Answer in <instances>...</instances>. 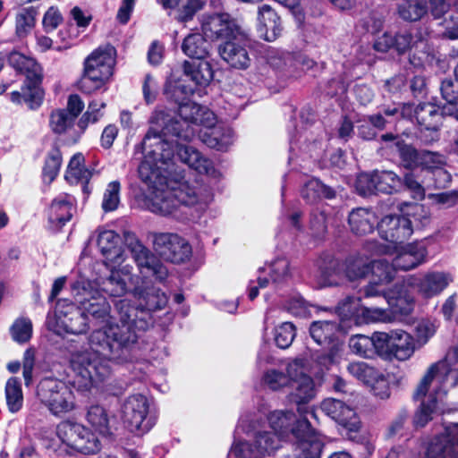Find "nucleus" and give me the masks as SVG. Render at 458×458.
<instances>
[{
  "instance_id": "f257e3e1",
  "label": "nucleus",
  "mask_w": 458,
  "mask_h": 458,
  "mask_svg": "<svg viewBox=\"0 0 458 458\" xmlns=\"http://www.w3.org/2000/svg\"><path fill=\"white\" fill-rule=\"evenodd\" d=\"M133 294L140 301L138 306L128 299L114 302L120 324L111 323L106 329L96 331L90 336L92 350L104 355V360L94 363L93 353L90 352L74 356L72 366L86 382L96 376L108 377L111 363L131 362L140 349L142 334L154 323L151 312L163 309L167 303L166 295L154 286L138 285Z\"/></svg>"
},
{
  "instance_id": "f03ea898",
  "label": "nucleus",
  "mask_w": 458,
  "mask_h": 458,
  "mask_svg": "<svg viewBox=\"0 0 458 458\" xmlns=\"http://www.w3.org/2000/svg\"><path fill=\"white\" fill-rule=\"evenodd\" d=\"M173 141L174 154L191 169L199 174H213L215 172L211 160L203 157L201 153L193 147L180 144L177 138L170 139ZM174 157L172 159L173 166L166 172L160 169L165 178L164 185L142 180L148 187L147 196L148 208L161 216H172L178 220H194L199 216L188 215L187 210L196 208L198 212L204 209L211 199L209 188L199 181L190 182L178 172L174 165Z\"/></svg>"
},
{
  "instance_id": "7ed1b4c3",
  "label": "nucleus",
  "mask_w": 458,
  "mask_h": 458,
  "mask_svg": "<svg viewBox=\"0 0 458 458\" xmlns=\"http://www.w3.org/2000/svg\"><path fill=\"white\" fill-rule=\"evenodd\" d=\"M179 102L178 114L182 120L169 118L163 109L157 108L152 113L149 123L151 127L142 140L144 158L139 166L141 180L164 185L165 182L160 169L166 172L173 166V141L168 137L190 141L198 133L197 127L216 123L215 114L208 107L194 102Z\"/></svg>"
},
{
  "instance_id": "20e7f679",
  "label": "nucleus",
  "mask_w": 458,
  "mask_h": 458,
  "mask_svg": "<svg viewBox=\"0 0 458 458\" xmlns=\"http://www.w3.org/2000/svg\"><path fill=\"white\" fill-rule=\"evenodd\" d=\"M267 420L272 431H267L259 421L250 422L245 426V420H242L238 427L242 428L247 436L253 437V443L249 441L235 442L230 451L232 455L237 458H260L270 455L280 447L281 442L290 434L294 436L301 430H307L310 421L307 418L297 419L293 412L289 411H275L271 412Z\"/></svg>"
},
{
  "instance_id": "39448f33",
  "label": "nucleus",
  "mask_w": 458,
  "mask_h": 458,
  "mask_svg": "<svg viewBox=\"0 0 458 458\" xmlns=\"http://www.w3.org/2000/svg\"><path fill=\"white\" fill-rule=\"evenodd\" d=\"M72 293L73 294L74 301L77 305L81 306L84 314L87 315L88 318L90 316L96 321L105 323L102 327L98 328L90 333L89 336V350L76 352L71 356L70 364L71 369L74 373V384H77L80 390L84 391L89 390L94 383L102 381L106 377H92L89 383L86 382L83 376L79 373L72 366V360L74 356L80 353L90 352L93 353L92 356L94 357V362L96 360H103L104 355L92 350L89 342L90 336L96 331L106 329L109 324H120V321L118 318H116L115 320V318L111 316L110 304L107 302L106 299L99 293V291L94 288L93 284L90 281L84 278H81L75 281L72 285ZM115 314L117 313L115 312ZM116 317H118V315H116Z\"/></svg>"
},
{
  "instance_id": "423d86ee",
  "label": "nucleus",
  "mask_w": 458,
  "mask_h": 458,
  "mask_svg": "<svg viewBox=\"0 0 458 458\" xmlns=\"http://www.w3.org/2000/svg\"><path fill=\"white\" fill-rule=\"evenodd\" d=\"M116 64V50L111 45L101 46L84 61L83 73L79 81L80 89L86 94L107 89Z\"/></svg>"
},
{
  "instance_id": "0eeeda50",
  "label": "nucleus",
  "mask_w": 458,
  "mask_h": 458,
  "mask_svg": "<svg viewBox=\"0 0 458 458\" xmlns=\"http://www.w3.org/2000/svg\"><path fill=\"white\" fill-rule=\"evenodd\" d=\"M37 396L55 416L67 413L75 408V397L71 387L57 378H43L38 385Z\"/></svg>"
},
{
  "instance_id": "6e6552de",
  "label": "nucleus",
  "mask_w": 458,
  "mask_h": 458,
  "mask_svg": "<svg viewBox=\"0 0 458 458\" xmlns=\"http://www.w3.org/2000/svg\"><path fill=\"white\" fill-rule=\"evenodd\" d=\"M47 327L57 335L64 333L79 335L89 328V318L80 305L66 300L57 302L54 315L47 318Z\"/></svg>"
},
{
  "instance_id": "1a4fd4ad",
  "label": "nucleus",
  "mask_w": 458,
  "mask_h": 458,
  "mask_svg": "<svg viewBox=\"0 0 458 458\" xmlns=\"http://www.w3.org/2000/svg\"><path fill=\"white\" fill-rule=\"evenodd\" d=\"M122 416L128 428L136 434L148 432L156 424V414L152 403L143 394L128 396L122 404Z\"/></svg>"
},
{
  "instance_id": "9d476101",
  "label": "nucleus",
  "mask_w": 458,
  "mask_h": 458,
  "mask_svg": "<svg viewBox=\"0 0 458 458\" xmlns=\"http://www.w3.org/2000/svg\"><path fill=\"white\" fill-rule=\"evenodd\" d=\"M213 79V70L209 62L205 59L185 61L183 63V78L174 86L172 98L175 102L188 98L197 86L205 87Z\"/></svg>"
},
{
  "instance_id": "9b49d317",
  "label": "nucleus",
  "mask_w": 458,
  "mask_h": 458,
  "mask_svg": "<svg viewBox=\"0 0 458 458\" xmlns=\"http://www.w3.org/2000/svg\"><path fill=\"white\" fill-rule=\"evenodd\" d=\"M56 435L64 444L80 453L92 454L100 450L98 437L80 423L63 421L57 426Z\"/></svg>"
},
{
  "instance_id": "f8f14e48",
  "label": "nucleus",
  "mask_w": 458,
  "mask_h": 458,
  "mask_svg": "<svg viewBox=\"0 0 458 458\" xmlns=\"http://www.w3.org/2000/svg\"><path fill=\"white\" fill-rule=\"evenodd\" d=\"M124 243L130 250L140 271L144 276H153L163 282L168 276L166 267L131 232L123 234Z\"/></svg>"
},
{
  "instance_id": "ddd939ff",
  "label": "nucleus",
  "mask_w": 458,
  "mask_h": 458,
  "mask_svg": "<svg viewBox=\"0 0 458 458\" xmlns=\"http://www.w3.org/2000/svg\"><path fill=\"white\" fill-rule=\"evenodd\" d=\"M155 251L165 260L182 264L190 260L192 249L187 240L174 233H153Z\"/></svg>"
},
{
  "instance_id": "4468645a",
  "label": "nucleus",
  "mask_w": 458,
  "mask_h": 458,
  "mask_svg": "<svg viewBox=\"0 0 458 458\" xmlns=\"http://www.w3.org/2000/svg\"><path fill=\"white\" fill-rule=\"evenodd\" d=\"M338 329L336 322L328 320L314 321L310 325V334L314 342L318 345H329L327 352L317 356L318 363L325 369L335 362L340 351V344L336 340Z\"/></svg>"
},
{
  "instance_id": "2eb2a0df",
  "label": "nucleus",
  "mask_w": 458,
  "mask_h": 458,
  "mask_svg": "<svg viewBox=\"0 0 458 458\" xmlns=\"http://www.w3.org/2000/svg\"><path fill=\"white\" fill-rule=\"evenodd\" d=\"M203 34L211 40H230L245 31L239 21L228 13L204 15L201 20Z\"/></svg>"
},
{
  "instance_id": "dca6fc26",
  "label": "nucleus",
  "mask_w": 458,
  "mask_h": 458,
  "mask_svg": "<svg viewBox=\"0 0 458 458\" xmlns=\"http://www.w3.org/2000/svg\"><path fill=\"white\" fill-rule=\"evenodd\" d=\"M7 56L9 64L18 72L25 73L30 81L32 92L29 98L31 106L38 105L43 98L44 91L40 87L42 82V69L35 59L28 57L17 51L9 53Z\"/></svg>"
},
{
  "instance_id": "f3484780",
  "label": "nucleus",
  "mask_w": 458,
  "mask_h": 458,
  "mask_svg": "<svg viewBox=\"0 0 458 458\" xmlns=\"http://www.w3.org/2000/svg\"><path fill=\"white\" fill-rule=\"evenodd\" d=\"M449 378L451 379L450 386L452 387L458 386V367L451 369L446 360H440L432 363L420 379L414 392V398L416 400L425 398L434 382L439 385L437 390L441 391V386Z\"/></svg>"
},
{
  "instance_id": "a211bd4d",
  "label": "nucleus",
  "mask_w": 458,
  "mask_h": 458,
  "mask_svg": "<svg viewBox=\"0 0 458 458\" xmlns=\"http://www.w3.org/2000/svg\"><path fill=\"white\" fill-rule=\"evenodd\" d=\"M221 58L232 68L245 70L251 63L250 39L247 31L221 44L218 47Z\"/></svg>"
},
{
  "instance_id": "6ab92c4d",
  "label": "nucleus",
  "mask_w": 458,
  "mask_h": 458,
  "mask_svg": "<svg viewBox=\"0 0 458 458\" xmlns=\"http://www.w3.org/2000/svg\"><path fill=\"white\" fill-rule=\"evenodd\" d=\"M286 372L291 377L290 384L293 391L290 399L297 404L306 403L315 396V387L312 378L304 371L303 360L296 359L287 365Z\"/></svg>"
},
{
  "instance_id": "aec40b11",
  "label": "nucleus",
  "mask_w": 458,
  "mask_h": 458,
  "mask_svg": "<svg viewBox=\"0 0 458 458\" xmlns=\"http://www.w3.org/2000/svg\"><path fill=\"white\" fill-rule=\"evenodd\" d=\"M380 237L389 242L399 244L413 233L412 221L403 215H388L377 224Z\"/></svg>"
},
{
  "instance_id": "412c9836",
  "label": "nucleus",
  "mask_w": 458,
  "mask_h": 458,
  "mask_svg": "<svg viewBox=\"0 0 458 458\" xmlns=\"http://www.w3.org/2000/svg\"><path fill=\"white\" fill-rule=\"evenodd\" d=\"M424 40L425 38L420 31L413 34L410 30H402L394 35L385 32L377 38L374 47L378 52L385 53L391 48H394L399 54H403Z\"/></svg>"
},
{
  "instance_id": "4be33fe9",
  "label": "nucleus",
  "mask_w": 458,
  "mask_h": 458,
  "mask_svg": "<svg viewBox=\"0 0 458 458\" xmlns=\"http://www.w3.org/2000/svg\"><path fill=\"white\" fill-rule=\"evenodd\" d=\"M427 458H458V424L447 426L430 442Z\"/></svg>"
},
{
  "instance_id": "5701e85b",
  "label": "nucleus",
  "mask_w": 458,
  "mask_h": 458,
  "mask_svg": "<svg viewBox=\"0 0 458 458\" xmlns=\"http://www.w3.org/2000/svg\"><path fill=\"white\" fill-rule=\"evenodd\" d=\"M322 411L343 426L349 432H357L360 428V421L352 408L347 406L344 402L327 398L321 403Z\"/></svg>"
},
{
  "instance_id": "b1692460",
  "label": "nucleus",
  "mask_w": 458,
  "mask_h": 458,
  "mask_svg": "<svg viewBox=\"0 0 458 458\" xmlns=\"http://www.w3.org/2000/svg\"><path fill=\"white\" fill-rule=\"evenodd\" d=\"M451 281V276L446 273L428 272L409 277L407 284L416 288L423 297L431 298L444 291Z\"/></svg>"
},
{
  "instance_id": "393cba45",
  "label": "nucleus",
  "mask_w": 458,
  "mask_h": 458,
  "mask_svg": "<svg viewBox=\"0 0 458 458\" xmlns=\"http://www.w3.org/2000/svg\"><path fill=\"white\" fill-rule=\"evenodd\" d=\"M121 236L113 230H101L98 232L97 245L111 266L122 264L125 259V253L123 248Z\"/></svg>"
},
{
  "instance_id": "a878e982",
  "label": "nucleus",
  "mask_w": 458,
  "mask_h": 458,
  "mask_svg": "<svg viewBox=\"0 0 458 458\" xmlns=\"http://www.w3.org/2000/svg\"><path fill=\"white\" fill-rule=\"evenodd\" d=\"M75 198L63 193L53 199L48 209V222L55 230L62 228L75 212Z\"/></svg>"
},
{
  "instance_id": "bb28decb",
  "label": "nucleus",
  "mask_w": 458,
  "mask_h": 458,
  "mask_svg": "<svg viewBox=\"0 0 458 458\" xmlns=\"http://www.w3.org/2000/svg\"><path fill=\"white\" fill-rule=\"evenodd\" d=\"M199 140L208 147L217 150H226L233 143V131L222 125H204L199 129Z\"/></svg>"
},
{
  "instance_id": "cd10ccee",
  "label": "nucleus",
  "mask_w": 458,
  "mask_h": 458,
  "mask_svg": "<svg viewBox=\"0 0 458 458\" xmlns=\"http://www.w3.org/2000/svg\"><path fill=\"white\" fill-rule=\"evenodd\" d=\"M415 119L427 131H432L433 136L430 140L426 139L425 143L438 140V129L442 123L443 113L437 106L429 103L419 105L415 110Z\"/></svg>"
},
{
  "instance_id": "c85d7f7f",
  "label": "nucleus",
  "mask_w": 458,
  "mask_h": 458,
  "mask_svg": "<svg viewBox=\"0 0 458 458\" xmlns=\"http://www.w3.org/2000/svg\"><path fill=\"white\" fill-rule=\"evenodd\" d=\"M259 32L267 41L276 40L282 32L280 18L268 4H262L258 10Z\"/></svg>"
},
{
  "instance_id": "c756f323",
  "label": "nucleus",
  "mask_w": 458,
  "mask_h": 458,
  "mask_svg": "<svg viewBox=\"0 0 458 458\" xmlns=\"http://www.w3.org/2000/svg\"><path fill=\"white\" fill-rule=\"evenodd\" d=\"M296 439L294 455L296 458H319L323 443L313 433L310 425L307 430H301L293 436Z\"/></svg>"
},
{
  "instance_id": "7c9ffc66",
  "label": "nucleus",
  "mask_w": 458,
  "mask_h": 458,
  "mask_svg": "<svg viewBox=\"0 0 458 458\" xmlns=\"http://www.w3.org/2000/svg\"><path fill=\"white\" fill-rule=\"evenodd\" d=\"M427 256V250L421 243H411L402 248L393 259L394 266L397 270L413 269L424 262Z\"/></svg>"
},
{
  "instance_id": "2f4dec72",
  "label": "nucleus",
  "mask_w": 458,
  "mask_h": 458,
  "mask_svg": "<svg viewBox=\"0 0 458 458\" xmlns=\"http://www.w3.org/2000/svg\"><path fill=\"white\" fill-rule=\"evenodd\" d=\"M65 109H55L49 116V126L51 131L58 135H65L66 140L71 143H76L79 140L74 139V133L79 129V122Z\"/></svg>"
},
{
  "instance_id": "473e14b6",
  "label": "nucleus",
  "mask_w": 458,
  "mask_h": 458,
  "mask_svg": "<svg viewBox=\"0 0 458 458\" xmlns=\"http://www.w3.org/2000/svg\"><path fill=\"white\" fill-rule=\"evenodd\" d=\"M348 223L353 233L365 235L372 233L379 222L372 210L359 208L349 214Z\"/></svg>"
},
{
  "instance_id": "72a5a7b5",
  "label": "nucleus",
  "mask_w": 458,
  "mask_h": 458,
  "mask_svg": "<svg viewBox=\"0 0 458 458\" xmlns=\"http://www.w3.org/2000/svg\"><path fill=\"white\" fill-rule=\"evenodd\" d=\"M301 196L307 203L315 204L322 199H335L336 197V191L326 185L318 178H310L302 185Z\"/></svg>"
},
{
  "instance_id": "f704fd0d",
  "label": "nucleus",
  "mask_w": 458,
  "mask_h": 458,
  "mask_svg": "<svg viewBox=\"0 0 458 458\" xmlns=\"http://www.w3.org/2000/svg\"><path fill=\"white\" fill-rule=\"evenodd\" d=\"M391 346L390 357L402 361L409 360L415 352L413 337L401 329L394 330Z\"/></svg>"
},
{
  "instance_id": "c9c22d12",
  "label": "nucleus",
  "mask_w": 458,
  "mask_h": 458,
  "mask_svg": "<svg viewBox=\"0 0 458 458\" xmlns=\"http://www.w3.org/2000/svg\"><path fill=\"white\" fill-rule=\"evenodd\" d=\"M130 272L126 267L122 270H112L110 276L99 284L101 291L114 297L123 295L127 291V279Z\"/></svg>"
},
{
  "instance_id": "e433bc0d",
  "label": "nucleus",
  "mask_w": 458,
  "mask_h": 458,
  "mask_svg": "<svg viewBox=\"0 0 458 458\" xmlns=\"http://www.w3.org/2000/svg\"><path fill=\"white\" fill-rule=\"evenodd\" d=\"M209 45L200 33L189 34L182 41V52L192 59H206Z\"/></svg>"
},
{
  "instance_id": "4c0bfd02",
  "label": "nucleus",
  "mask_w": 458,
  "mask_h": 458,
  "mask_svg": "<svg viewBox=\"0 0 458 458\" xmlns=\"http://www.w3.org/2000/svg\"><path fill=\"white\" fill-rule=\"evenodd\" d=\"M320 273L319 285L321 287L331 286L337 284L335 279L340 274V263L330 256L318 260L317 264Z\"/></svg>"
},
{
  "instance_id": "58836bf2",
  "label": "nucleus",
  "mask_w": 458,
  "mask_h": 458,
  "mask_svg": "<svg viewBox=\"0 0 458 458\" xmlns=\"http://www.w3.org/2000/svg\"><path fill=\"white\" fill-rule=\"evenodd\" d=\"M395 287L400 288V290L396 293L390 292L389 294L386 296V302L391 307L393 312L407 315L413 309V298L403 291V285H396Z\"/></svg>"
},
{
  "instance_id": "ea45409f",
  "label": "nucleus",
  "mask_w": 458,
  "mask_h": 458,
  "mask_svg": "<svg viewBox=\"0 0 458 458\" xmlns=\"http://www.w3.org/2000/svg\"><path fill=\"white\" fill-rule=\"evenodd\" d=\"M399 17L406 21H417L427 13V6L422 0H403L397 5Z\"/></svg>"
},
{
  "instance_id": "a19ab883",
  "label": "nucleus",
  "mask_w": 458,
  "mask_h": 458,
  "mask_svg": "<svg viewBox=\"0 0 458 458\" xmlns=\"http://www.w3.org/2000/svg\"><path fill=\"white\" fill-rule=\"evenodd\" d=\"M91 176V171L84 167L83 155L81 153L73 155L68 164L65 174L66 180L72 182H81L88 183Z\"/></svg>"
},
{
  "instance_id": "79ce46f5",
  "label": "nucleus",
  "mask_w": 458,
  "mask_h": 458,
  "mask_svg": "<svg viewBox=\"0 0 458 458\" xmlns=\"http://www.w3.org/2000/svg\"><path fill=\"white\" fill-rule=\"evenodd\" d=\"M369 272H371L372 279L384 285H388L394 279L396 269L393 262L390 263L386 259H379L370 262Z\"/></svg>"
},
{
  "instance_id": "37998d69",
  "label": "nucleus",
  "mask_w": 458,
  "mask_h": 458,
  "mask_svg": "<svg viewBox=\"0 0 458 458\" xmlns=\"http://www.w3.org/2000/svg\"><path fill=\"white\" fill-rule=\"evenodd\" d=\"M86 420L99 434L106 436L110 433L109 416L104 407L98 404L91 405L88 409Z\"/></svg>"
},
{
  "instance_id": "c03bdc74",
  "label": "nucleus",
  "mask_w": 458,
  "mask_h": 458,
  "mask_svg": "<svg viewBox=\"0 0 458 458\" xmlns=\"http://www.w3.org/2000/svg\"><path fill=\"white\" fill-rule=\"evenodd\" d=\"M106 107V103L98 100H92L88 106L87 111L79 120V129L74 133V139L80 140L89 123H97L104 114L103 109Z\"/></svg>"
},
{
  "instance_id": "a18cd8bd",
  "label": "nucleus",
  "mask_w": 458,
  "mask_h": 458,
  "mask_svg": "<svg viewBox=\"0 0 458 458\" xmlns=\"http://www.w3.org/2000/svg\"><path fill=\"white\" fill-rule=\"evenodd\" d=\"M440 394V390L435 389L434 393L428 395V400H423L420 409L414 415L413 422L416 427H424L429 420H432V414L437 409V394Z\"/></svg>"
},
{
  "instance_id": "49530a36",
  "label": "nucleus",
  "mask_w": 458,
  "mask_h": 458,
  "mask_svg": "<svg viewBox=\"0 0 458 458\" xmlns=\"http://www.w3.org/2000/svg\"><path fill=\"white\" fill-rule=\"evenodd\" d=\"M377 193L391 194L402 186V179L393 171H376Z\"/></svg>"
},
{
  "instance_id": "de8ad7c7",
  "label": "nucleus",
  "mask_w": 458,
  "mask_h": 458,
  "mask_svg": "<svg viewBox=\"0 0 458 458\" xmlns=\"http://www.w3.org/2000/svg\"><path fill=\"white\" fill-rule=\"evenodd\" d=\"M405 209L403 208L401 211L405 217H410L412 221L413 227L421 228L426 226L430 220L429 212L424 205L419 203L404 204Z\"/></svg>"
},
{
  "instance_id": "09e8293b",
  "label": "nucleus",
  "mask_w": 458,
  "mask_h": 458,
  "mask_svg": "<svg viewBox=\"0 0 458 458\" xmlns=\"http://www.w3.org/2000/svg\"><path fill=\"white\" fill-rule=\"evenodd\" d=\"M395 148L401 163L405 168L415 169L420 167L421 151H418L411 145L404 144L402 140L395 142Z\"/></svg>"
},
{
  "instance_id": "8fccbe9b",
  "label": "nucleus",
  "mask_w": 458,
  "mask_h": 458,
  "mask_svg": "<svg viewBox=\"0 0 458 458\" xmlns=\"http://www.w3.org/2000/svg\"><path fill=\"white\" fill-rule=\"evenodd\" d=\"M5 397L11 411H18L23 403V395L20 381L15 377L8 379L5 385Z\"/></svg>"
},
{
  "instance_id": "3c124183",
  "label": "nucleus",
  "mask_w": 458,
  "mask_h": 458,
  "mask_svg": "<svg viewBox=\"0 0 458 458\" xmlns=\"http://www.w3.org/2000/svg\"><path fill=\"white\" fill-rule=\"evenodd\" d=\"M62 165V154L57 147L52 148L48 152L43 167V179L48 183L57 176Z\"/></svg>"
},
{
  "instance_id": "603ef678",
  "label": "nucleus",
  "mask_w": 458,
  "mask_h": 458,
  "mask_svg": "<svg viewBox=\"0 0 458 458\" xmlns=\"http://www.w3.org/2000/svg\"><path fill=\"white\" fill-rule=\"evenodd\" d=\"M37 11L33 8H24L16 15V34L23 38L32 30L35 25Z\"/></svg>"
},
{
  "instance_id": "864d4df0",
  "label": "nucleus",
  "mask_w": 458,
  "mask_h": 458,
  "mask_svg": "<svg viewBox=\"0 0 458 458\" xmlns=\"http://www.w3.org/2000/svg\"><path fill=\"white\" fill-rule=\"evenodd\" d=\"M291 377L288 372L285 374L283 371L276 369H267L262 377L263 384L273 391L279 390L290 384Z\"/></svg>"
},
{
  "instance_id": "5fc2aeb1",
  "label": "nucleus",
  "mask_w": 458,
  "mask_h": 458,
  "mask_svg": "<svg viewBox=\"0 0 458 458\" xmlns=\"http://www.w3.org/2000/svg\"><path fill=\"white\" fill-rule=\"evenodd\" d=\"M370 263L361 258H352L347 259L345 265V275L349 280L354 281L365 277L369 273Z\"/></svg>"
},
{
  "instance_id": "6e6d98bb",
  "label": "nucleus",
  "mask_w": 458,
  "mask_h": 458,
  "mask_svg": "<svg viewBox=\"0 0 458 458\" xmlns=\"http://www.w3.org/2000/svg\"><path fill=\"white\" fill-rule=\"evenodd\" d=\"M392 336H394V330L386 332H375L371 336L373 342L374 354H378L386 358H390Z\"/></svg>"
},
{
  "instance_id": "4d7b16f0",
  "label": "nucleus",
  "mask_w": 458,
  "mask_h": 458,
  "mask_svg": "<svg viewBox=\"0 0 458 458\" xmlns=\"http://www.w3.org/2000/svg\"><path fill=\"white\" fill-rule=\"evenodd\" d=\"M349 346L352 352L357 355L371 358L374 356L373 342L370 336L358 335L350 338Z\"/></svg>"
},
{
  "instance_id": "13d9d810",
  "label": "nucleus",
  "mask_w": 458,
  "mask_h": 458,
  "mask_svg": "<svg viewBox=\"0 0 458 458\" xmlns=\"http://www.w3.org/2000/svg\"><path fill=\"white\" fill-rule=\"evenodd\" d=\"M296 335L295 327L291 322H284L275 329V342L281 349L288 348Z\"/></svg>"
},
{
  "instance_id": "bf43d9fd",
  "label": "nucleus",
  "mask_w": 458,
  "mask_h": 458,
  "mask_svg": "<svg viewBox=\"0 0 458 458\" xmlns=\"http://www.w3.org/2000/svg\"><path fill=\"white\" fill-rule=\"evenodd\" d=\"M347 369L350 374L365 384H370L377 377V370L363 361L352 362L348 365Z\"/></svg>"
},
{
  "instance_id": "052dcab7",
  "label": "nucleus",
  "mask_w": 458,
  "mask_h": 458,
  "mask_svg": "<svg viewBox=\"0 0 458 458\" xmlns=\"http://www.w3.org/2000/svg\"><path fill=\"white\" fill-rule=\"evenodd\" d=\"M446 159L445 156L438 152H431L427 150L421 151L420 167L421 171L429 174L433 170L437 169L441 166H445Z\"/></svg>"
},
{
  "instance_id": "680f3d73",
  "label": "nucleus",
  "mask_w": 458,
  "mask_h": 458,
  "mask_svg": "<svg viewBox=\"0 0 458 458\" xmlns=\"http://www.w3.org/2000/svg\"><path fill=\"white\" fill-rule=\"evenodd\" d=\"M121 185L118 181H113L107 184L103 195L102 208L105 212L114 211L120 202Z\"/></svg>"
},
{
  "instance_id": "e2e57ef3",
  "label": "nucleus",
  "mask_w": 458,
  "mask_h": 458,
  "mask_svg": "<svg viewBox=\"0 0 458 458\" xmlns=\"http://www.w3.org/2000/svg\"><path fill=\"white\" fill-rule=\"evenodd\" d=\"M411 191L414 199H422L425 196V188L431 187V183L426 181L420 182L414 173L405 174L402 183Z\"/></svg>"
},
{
  "instance_id": "0e129e2a",
  "label": "nucleus",
  "mask_w": 458,
  "mask_h": 458,
  "mask_svg": "<svg viewBox=\"0 0 458 458\" xmlns=\"http://www.w3.org/2000/svg\"><path fill=\"white\" fill-rule=\"evenodd\" d=\"M356 190L361 196H369L377 193L376 183V171L372 173L360 174L356 180Z\"/></svg>"
},
{
  "instance_id": "69168bd1",
  "label": "nucleus",
  "mask_w": 458,
  "mask_h": 458,
  "mask_svg": "<svg viewBox=\"0 0 458 458\" xmlns=\"http://www.w3.org/2000/svg\"><path fill=\"white\" fill-rule=\"evenodd\" d=\"M12 336L18 343L29 341L32 335V324L28 318L17 319L11 327Z\"/></svg>"
},
{
  "instance_id": "338daca9",
  "label": "nucleus",
  "mask_w": 458,
  "mask_h": 458,
  "mask_svg": "<svg viewBox=\"0 0 458 458\" xmlns=\"http://www.w3.org/2000/svg\"><path fill=\"white\" fill-rule=\"evenodd\" d=\"M269 273L273 283H280L290 276L289 261L284 259H277L269 266Z\"/></svg>"
},
{
  "instance_id": "774afa93",
  "label": "nucleus",
  "mask_w": 458,
  "mask_h": 458,
  "mask_svg": "<svg viewBox=\"0 0 458 458\" xmlns=\"http://www.w3.org/2000/svg\"><path fill=\"white\" fill-rule=\"evenodd\" d=\"M285 307L291 314L296 317H306L310 313L308 303L298 294L292 296L287 301Z\"/></svg>"
}]
</instances>
